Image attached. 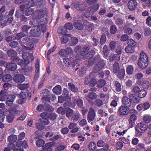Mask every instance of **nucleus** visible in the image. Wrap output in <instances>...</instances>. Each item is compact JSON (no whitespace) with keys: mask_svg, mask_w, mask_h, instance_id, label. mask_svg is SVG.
<instances>
[{"mask_svg":"<svg viewBox=\"0 0 151 151\" xmlns=\"http://www.w3.org/2000/svg\"><path fill=\"white\" fill-rule=\"evenodd\" d=\"M47 13V11L45 10L41 9L36 10L34 13L33 18L36 19L34 21L35 23L38 24L45 23L46 19L44 17V16Z\"/></svg>","mask_w":151,"mask_h":151,"instance_id":"f257e3e1","label":"nucleus"},{"mask_svg":"<svg viewBox=\"0 0 151 151\" xmlns=\"http://www.w3.org/2000/svg\"><path fill=\"white\" fill-rule=\"evenodd\" d=\"M23 59L20 60V61L18 63V65L24 67L26 65L29 63L30 61H32L34 59V57L32 54L25 52L22 54Z\"/></svg>","mask_w":151,"mask_h":151,"instance_id":"f03ea898","label":"nucleus"},{"mask_svg":"<svg viewBox=\"0 0 151 151\" xmlns=\"http://www.w3.org/2000/svg\"><path fill=\"white\" fill-rule=\"evenodd\" d=\"M137 65L142 69H145L148 65V57L145 52H142L140 53Z\"/></svg>","mask_w":151,"mask_h":151,"instance_id":"7ed1b4c3","label":"nucleus"},{"mask_svg":"<svg viewBox=\"0 0 151 151\" xmlns=\"http://www.w3.org/2000/svg\"><path fill=\"white\" fill-rule=\"evenodd\" d=\"M96 63L97 64L93 67L92 72L95 74L100 71L104 68L105 64L104 61L99 57L98 58V62Z\"/></svg>","mask_w":151,"mask_h":151,"instance_id":"20e7f679","label":"nucleus"},{"mask_svg":"<svg viewBox=\"0 0 151 151\" xmlns=\"http://www.w3.org/2000/svg\"><path fill=\"white\" fill-rule=\"evenodd\" d=\"M147 129V125L144 122H141L138 124L136 126L135 129L139 133H143Z\"/></svg>","mask_w":151,"mask_h":151,"instance_id":"39448f33","label":"nucleus"},{"mask_svg":"<svg viewBox=\"0 0 151 151\" xmlns=\"http://www.w3.org/2000/svg\"><path fill=\"white\" fill-rule=\"evenodd\" d=\"M96 113L94 109L91 107L89 109L87 115V120L89 122L93 121L95 119Z\"/></svg>","mask_w":151,"mask_h":151,"instance_id":"423d86ee","label":"nucleus"},{"mask_svg":"<svg viewBox=\"0 0 151 151\" xmlns=\"http://www.w3.org/2000/svg\"><path fill=\"white\" fill-rule=\"evenodd\" d=\"M122 103L124 105L128 108V109L134 107L133 105L132 104L130 99L127 96H124L122 100Z\"/></svg>","mask_w":151,"mask_h":151,"instance_id":"0eeeda50","label":"nucleus"},{"mask_svg":"<svg viewBox=\"0 0 151 151\" xmlns=\"http://www.w3.org/2000/svg\"><path fill=\"white\" fill-rule=\"evenodd\" d=\"M73 50L70 47H68L65 49L61 50L59 52V54L64 57H68L70 54H72L73 53Z\"/></svg>","mask_w":151,"mask_h":151,"instance_id":"6e6552de","label":"nucleus"},{"mask_svg":"<svg viewBox=\"0 0 151 151\" xmlns=\"http://www.w3.org/2000/svg\"><path fill=\"white\" fill-rule=\"evenodd\" d=\"M27 65L24 67L21 66L23 68L19 69V70L20 73L28 76L29 73L32 71L33 68L32 67L27 66Z\"/></svg>","mask_w":151,"mask_h":151,"instance_id":"1a4fd4ad","label":"nucleus"},{"mask_svg":"<svg viewBox=\"0 0 151 151\" xmlns=\"http://www.w3.org/2000/svg\"><path fill=\"white\" fill-rule=\"evenodd\" d=\"M137 83L138 85L142 86L144 89H148L150 85L149 82L144 79L137 81Z\"/></svg>","mask_w":151,"mask_h":151,"instance_id":"9d476101","label":"nucleus"},{"mask_svg":"<svg viewBox=\"0 0 151 151\" xmlns=\"http://www.w3.org/2000/svg\"><path fill=\"white\" fill-rule=\"evenodd\" d=\"M89 77L90 78L89 85L93 87L97 83V81L95 78L96 77V74L93 72H91L89 74Z\"/></svg>","mask_w":151,"mask_h":151,"instance_id":"9b49d317","label":"nucleus"},{"mask_svg":"<svg viewBox=\"0 0 151 151\" xmlns=\"http://www.w3.org/2000/svg\"><path fill=\"white\" fill-rule=\"evenodd\" d=\"M129 109L125 106H121L118 109V112L121 115H127L129 114V111L128 110Z\"/></svg>","mask_w":151,"mask_h":151,"instance_id":"f8f14e48","label":"nucleus"},{"mask_svg":"<svg viewBox=\"0 0 151 151\" xmlns=\"http://www.w3.org/2000/svg\"><path fill=\"white\" fill-rule=\"evenodd\" d=\"M27 95V94L26 93H25L24 92L22 91L19 94V97L20 99L17 100V103L19 104H22L25 103Z\"/></svg>","mask_w":151,"mask_h":151,"instance_id":"ddd939ff","label":"nucleus"},{"mask_svg":"<svg viewBox=\"0 0 151 151\" xmlns=\"http://www.w3.org/2000/svg\"><path fill=\"white\" fill-rule=\"evenodd\" d=\"M137 3L135 0H130L127 4V6L129 10L132 11L136 7Z\"/></svg>","mask_w":151,"mask_h":151,"instance_id":"4468645a","label":"nucleus"},{"mask_svg":"<svg viewBox=\"0 0 151 151\" xmlns=\"http://www.w3.org/2000/svg\"><path fill=\"white\" fill-rule=\"evenodd\" d=\"M16 96L15 95H11L9 96V98L6 102V104L9 106H12L13 104V102L15 99Z\"/></svg>","mask_w":151,"mask_h":151,"instance_id":"2eb2a0df","label":"nucleus"},{"mask_svg":"<svg viewBox=\"0 0 151 151\" xmlns=\"http://www.w3.org/2000/svg\"><path fill=\"white\" fill-rule=\"evenodd\" d=\"M29 33L32 36L35 37H38L40 35L41 31L40 29L37 27L36 29H32L30 31Z\"/></svg>","mask_w":151,"mask_h":151,"instance_id":"dca6fc26","label":"nucleus"},{"mask_svg":"<svg viewBox=\"0 0 151 151\" xmlns=\"http://www.w3.org/2000/svg\"><path fill=\"white\" fill-rule=\"evenodd\" d=\"M13 79L16 83H22L24 81L25 78L22 75H17L14 76Z\"/></svg>","mask_w":151,"mask_h":151,"instance_id":"f3484780","label":"nucleus"},{"mask_svg":"<svg viewBox=\"0 0 151 151\" xmlns=\"http://www.w3.org/2000/svg\"><path fill=\"white\" fill-rule=\"evenodd\" d=\"M8 98V94L6 91L1 90L0 92V99L1 101H3Z\"/></svg>","mask_w":151,"mask_h":151,"instance_id":"a211bd4d","label":"nucleus"},{"mask_svg":"<svg viewBox=\"0 0 151 151\" xmlns=\"http://www.w3.org/2000/svg\"><path fill=\"white\" fill-rule=\"evenodd\" d=\"M129 98L134 103H138L139 101V99L138 96L134 94H131L129 96Z\"/></svg>","mask_w":151,"mask_h":151,"instance_id":"6ab92c4d","label":"nucleus"},{"mask_svg":"<svg viewBox=\"0 0 151 151\" xmlns=\"http://www.w3.org/2000/svg\"><path fill=\"white\" fill-rule=\"evenodd\" d=\"M73 101L76 103L78 106L80 107H82L83 106V100L79 98H78L77 96H75L73 99Z\"/></svg>","mask_w":151,"mask_h":151,"instance_id":"aec40b11","label":"nucleus"},{"mask_svg":"<svg viewBox=\"0 0 151 151\" xmlns=\"http://www.w3.org/2000/svg\"><path fill=\"white\" fill-rule=\"evenodd\" d=\"M6 68L9 70L12 71L16 70L17 67L16 64L13 63H9L6 64Z\"/></svg>","mask_w":151,"mask_h":151,"instance_id":"412c9836","label":"nucleus"},{"mask_svg":"<svg viewBox=\"0 0 151 151\" xmlns=\"http://www.w3.org/2000/svg\"><path fill=\"white\" fill-rule=\"evenodd\" d=\"M137 149L139 150H144L145 151H149V148L146 147L145 145L142 143H139L136 146Z\"/></svg>","mask_w":151,"mask_h":151,"instance_id":"4be33fe9","label":"nucleus"},{"mask_svg":"<svg viewBox=\"0 0 151 151\" xmlns=\"http://www.w3.org/2000/svg\"><path fill=\"white\" fill-rule=\"evenodd\" d=\"M53 92L57 95L60 94L62 92V88L61 86L58 85L54 87L52 89Z\"/></svg>","mask_w":151,"mask_h":151,"instance_id":"5701e85b","label":"nucleus"},{"mask_svg":"<svg viewBox=\"0 0 151 151\" xmlns=\"http://www.w3.org/2000/svg\"><path fill=\"white\" fill-rule=\"evenodd\" d=\"M99 55H97L96 57L93 58H91L88 60V67H90L91 66L95 63H96L98 62V58L99 57Z\"/></svg>","mask_w":151,"mask_h":151,"instance_id":"b1692460","label":"nucleus"},{"mask_svg":"<svg viewBox=\"0 0 151 151\" xmlns=\"http://www.w3.org/2000/svg\"><path fill=\"white\" fill-rule=\"evenodd\" d=\"M44 23L38 24H39L37 25V27L40 29L41 31V33H43L45 32L47 30L46 26L45 24H43Z\"/></svg>","mask_w":151,"mask_h":151,"instance_id":"393cba45","label":"nucleus"},{"mask_svg":"<svg viewBox=\"0 0 151 151\" xmlns=\"http://www.w3.org/2000/svg\"><path fill=\"white\" fill-rule=\"evenodd\" d=\"M134 47L132 46L128 45L125 48L126 52L128 53H131L134 52Z\"/></svg>","mask_w":151,"mask_h":151,"instance_id":"a878e982","label":"nucleus"},{"mask_svg":"<svg viewBox=\"0 0 151 151\" xmlns=\"http://www.w3.org/2000/svg\"><path fill=\"white\" fill-rule=\"evenodd\" d=\"M23 50H30L33 49L34 47V45L32 43H29L26 45H23Z\"/></svg>","mask_w":151,"mask_h":151,"instance_id":"bb28decb","label":"nucleus"},{"mask_svg":"<svg viewBox=\"0 0 151 151\" xmlns=\"http://www.w3.org/2000/svg\"><path fill=\"white\" fill-rule=\"evenodd\" d=\"M73 25L76 28L79 30L82 29L83 27V24L78 22H74Z\"/></svg>","mask_w":151,"mask_h":151,"instance_id":"cd10ccee","label":"nucleus"},{"mask_svg":"<svg viewBox=\"0 0 151 151\" xmlns=\"http://www.w3.org/2000/svg\"><path fill=\"white\" fill-rule=\"evenodd\" d=\"M125 74L124 70L123 69H122L119 71L117 76L119 79L122 80L124 78Z\"/></svg>","mask_w":151,"mask_h":151,"instance_id":"c85d7f7f","label":"nucleus"},{"mask_svg":"<svg viewBox=\"0 0 151 151\" xmlns=\"http://www.w3.org/2000/svg\"><path fill=\"white\" fill-rule=\"evenodd\" d=\"M89 49V48L87 46L82 47L81 50V54L82 55H85L87 54V53Z\"/></svg>","mask_w":151,"mask_h":151,"instance_id":"c756f323","label":"nucleus"},{"mask_svg":"<svg viewBox=\"0 0 151 151\" xmlns=\"http://www.w3.org/2000/svg\"><path fill=\"white\" fill-rule=\"evenodd\" d=\"M115 22L116 24L118 26H122L125 24L124 19L120 18H117Z\"/></svg>","mask_w":151,"mask_h":151,"instance_id":"7c9ffc66","label":"nucleus"},{"mask_svg":"<svg viewBox=\"0 0 151 151\" xmlns=\"http://www.w3.org/2000/svg\"><path fill=\"white\" fill-rule=\"evenodd\" d=\"M96 148V144L94 142H91L89 143L88 148L90 151H94Z\"/></svg>","mask_w":151,"mask_h":151,"instance_id":"2f4dec72","label":"nucleus"},{"mask_svg":"<svg viewBox=\"0 0 151 151\" xmlns=\"http://www.w3.org/2000/svg\"><path fill=\"white\" fill-rule=\"evenodd\" d=\"M80 117V114L79 113H76L73 115L71 118V120L73 121V122L77 121L79 119Z\"/></svg>","mask_w":151,"mask_h":151,"instance_id":"473e14b6","label":"nucleus"},{"mask_svg":"<svg viewBox=\"0 0 151 151\" xmlns=\"http://www.w3.org/2000/svg\"><path fill=\"white\" fill-rule=\"evenodd\" d=\"M120 69L119 64L118 63L116 62L114 63L113 65V72L115 73L118 72Z\"/></svg>","mask_w":151,"mask_h":151,"instance_id":"72a5a7b5","label":"nucleus"},{"mask_svg":"<svg viewBox=\"0 0 151 151\" xmlns=\"http://www.w3.org/2000/svg\"><path fill=\"white\" fill-rule=\"evenodd\" d=\"M67 32V30L65 27L62 26L58 29V33L59 34H63Z\"/></svg>","mask_w":151,"mask_h":151,"instance_id":"f704fd0d","label":"nucleus"},{"mask_svg":"<svg viewBox=\"0 0 151 151\" xmlns=\"http://www.w3.org/2000/svg\"><path fill=\"white\" fill-rule=\"evenodd\" d=\"M49 91L47 89H44L42 90L40 93V94L42 96V99H45L46 97H47L49 94Z\"/></svg>","mask_w":151,"mask_h":151,"instance_id":"c9c22d12","label":"nucleus"},{"mask_svg":"<svg viewBox=\"0 0 151 151\" xmlns=\"http://www.w3.org/2000/svg\"><path fill=\"white\" fill-rule=\"evenodd\" d=\"M147 94L146 91L144 89H141L139 92L138 96L140 98H143Z\"/></svg>","mask_w":151,"mask_h":151,"instance_id":"e433bc0d","label":"nucleus"},{"mask_svg":"<svg viewBox=\"0 0 151 151\" xmlns=\"http://www.w3.org/2000/svg\"><path fill=\"white\" fill-rule=\"evenodd\" d=\"M68 85L71 91L74 92H76L78 91L77 88L73 83H68Z\"/></svg>","mask_w":151,"mask_h":151,"instance_id":"4c0bfd02","label":"nucleus"},{"mask_svg":"<svg viewBox=\"0 0 151 151\" xmlns=\"http://www.w3.org/2000/svg\"><path fill=\"white\" fill-rule=\"evenodd\" d=\"M56 99V97L55 96L52 94H49L47 95V96L46 97L45 100L47 101H48L49 102H50V100L52 101H54Z\"/></svg>","mask_w":151,"mask_h":151,"instance_id":"58836bf2","label":"nucleus"},{"mask_svg":"<svg viewBox=\"0 0 151 151\" xmlns=\"http://www.w3.org/2000/svg\"><path fill=\"white\" fill-rule=\"evenodd\" d=\"M12 79V77L10 74H7L3 77L2 80L4 82L10 81Z\"/></svg>","mask_w":151,"mask_h":151,"instance_id":"ea45409f","label":"nucleus"},{"mask_svg":"<svg viewBox=\"0 0 151 151\" xmlns=\"http://www.w3.org/2000/svg\"><path fill=\"white\" fill-rule=\"evenodd\" d=\"M114 86L115 90L117 91H120L122 90V87L120 83L118 81H115L114 83Z\"/></svg>","mask_w":151,"mask_h":151,"instance_id":"a19ab883","label":"nucleus"},{"mask_svg":"<svg viewBox=\"0 0 151 151\" xmlns=\"http://www.w3.org/2000/svg\"><path fill=\"white\" fill-rule=\"evenodd\" d=\"M7 53L9 56L13 57H15L17 55V52L14 50H8L7 51Z\"/></svg>","mask_w":151,"mask_h":151,"instance_id":"79ce46f5","label":"nucleus"},{"mask_svg":"<svg viewBox=\"0 0 151 151\" xmlns=\"http://www.w3.org/2000/svg\"><path fill=\"white\" fill-rule=\"evenodd\" d=\"M78 39L75 37H72L69 42L70 46H73L76 44L78 42Z\"/></svg>","mask_w":151,"mask_h":151,"instance_id":"37998d69","label":"nucleus"},{"mask_svg":"<svg viewBox=\"0 0 151 151\" xmlns=\"http://www.w3.org/2000/svg\"><path fill=\"white\" fill-rule=\"evenodd\" d=\"M26 35L22 32L17 34L15 37V39L19 40H20L23 37L25 36Z\"/></svg>","mask_w":151,"mask_h":151,"instance_id":"c03bdc74","label":"nucleus"},{"mask_svg":"<svg viewBox=\"0 0 151 151\" xmlns=\"http://www.w3.org/2000/svg\"><path fill=\"white\" fill-rule=\"evenodd\" d=\"M87 97L90 99L94 100L97 98V95L94 93L90 92L89 93Z\"/></svg>","mask_w":151,"mask_h":151,"instance_id":"a18cd8bd","label":"nucleus"},{"mask_svg":"<svg viewBox=\"0 0 151 151\" xmlns=\"http://www.w3.org/2000/svg\"><path fill=\"white\" fill-rule=\"evenodd\" d=\"M14 118V116L11 114H8L6 116V121L9 123L12 122Z\"/></svg>","mask_w":151,"mask_h":151,"instance_id":"49530a36","label":"nucleus"},{"mask_svg":"<svg viewBox=\"0 0 151 151\" xmlns=\"http://www.w3.org/2000/svg\"><path fill=\"white\" fill-rule=\"evenodd\" d=\"M103 52L105 56H108L109 53V50L107 45H105L104 46L103 48Z\"/></svg>","mask_w":151,"mask_h":151,"instance_id":"de8ad7c7","label":"nucleus"},{"mask_svg":"<svg viewBox=\"0 0 151 151\" xmlns=\"http://www.w3.org/2000/svg\"><path fill=\"white\" fill-rule=\"evenodd\" d=\"M17 137L15 135H11L8 137L9 141L10 142H14L17 139Z\"/></svg>","mask_w":151,"mask_h":151,"instance_id":"09e8293b","label":"nucleus"},{"mask_svg":"<svg viewBox=\"0 0 151 151\" xmlns=\"http://www.w3.org/2000/svg\"><path fill=\"white\" fill-rule=\"evenodd\" d=\"M106 84V82L104 80H100L98 81L97 84V87L101 88L105 86Z\"/></svg>","mask_w":151,"mask_h":151,"instance_id":"8fccbe9b","label":"nucleus"},{"mask_svg":"<svg viewBox=\"0 0 151 151\" xmlns=\"http://www.w3.org/2000/svg\"><path fill=\"white\" fill-rule=\"evenodd\" d=\"M13 19V17L12 16H8L7 19L6 20H4V19H1L0 20V22L1 23H3V24H6L7 22L9 23L11 22Z\"/></svg>","mask_w":151,"mask_h":151,"instance_id":"3c124183","label":"nucleus"},{"mask_svg":"<svg viewBox=\"0 0 151 151\" xmlns=\"http://www.w3.org/2000/svg\"><path fill=\"white\" fill-rule=\"evenodd\" d=\"M63 62L65 66L69 67L71 64V61L67 58H65L63 60Z\"/></svg>","mask_w":151,"mask_h":151,"instance_id":"603ef678","label":"nucleus"},{"mask_svg":"<svg viewBox=\"0 0 151 151\" xmlns=\"http://www.w3.org/2000/svg\"><path fill=\"white\" fill-rule=\"evenodd\" d=\"M110 33L113 35L116 33L117 28L115 25H112L110 27Z\"/></svg>","mask_w":151,"mask_h":151,"instance_id":"864d4df0","label":"nucleus"},{"mask_svg":"<svg viewBox=\"0 0 151 151\" xmlns=\"http://www.w3.org/2000/svg\"><path fill=\"white\" fill-rule=\"evenodd\" d=\"M86 5L84 3L79 4L77 10L83 12L86 9Z\"/></svg>","mask_w":151,"mask_h":151,"instance_id":"5fc2aeb1","label":"nucleus"},{"mask_svg":"<svg viewBox=\"0 0 151 151\" xmlns=\"http://www.w3.org/2000/svg\"><path fill=\"white\" fill-rule=\"evenodd\" d=\"M51 143H47L43 146V148L46 151H51L52 149L51 147Z\"/></svg>","mask_w":151,"mask_h":151,"instance_id":"6e6d98bb","label":"nucleus"},{"mask_svg":"<svg viewBox=\"0 0 151 151\" xmlns=\"http://www.w3.org/2000/svg\"><path fill=\"white\" fill-rule=\"evenodd\" d=\"M134 71V68L132 65L128 66L127 68V73L129 74H132Z\"/></svg>","mask_w":151,"mask_h":151,"instance_id":"4d7b16f0","label":"nucleus"},{"mask_svg":"<svg viewBox=\"0 0 151 151\" xmlns=\"http://www.w3.org/2000/svg\"><path fill=\"white\" fill-rule=\"evenodd\" d=\"M116 45V42L114 41H111L109 45V47L111 50H114Z\"/></svg>","mask_w":151,"mask_h":151,"instance_id":"13d9d810","label":"nucleus"},{"mask_svg":"<svg viewBox=\"0 0 151 151\" xmlns=\"http://www.w3.org/2000/svg\"><path fill=\"white\" fill-rule=\"evenodd\" d=\"M61 43L65 44L69 40V39L66 35H64L60 37Z\"/></svg>","mask_w":151,"mask_h":151,"instance_id":"bf43d9fd","label":"nucleus"},{"mask_svg":"<svg viewBox=\"0 0 151 151\" xmlns=\"http://www.w3.org/2000/svg\"><path fill=\"white\" fill-rule=\"evenodd\" d=\"M73 114V111L70 108L66 109V115L67 117H69L72 116Z\"/></svg>","mask_w":151,"mask_h":151,"instance_id":"052dcab7","label":"nucleus"},{"mask_svg":"<svg viewBox=\"0 0 151 151\" xmlns=\"http://www.w3.org/2000/svg\"><path fill=\"white\" fill-rule=\"evenodd\" d=\"M57 117V115L54 113H50L48 115V118L52 121H54L56 119Z\"/></svg>","mask_w":151,"mask_h":151,"instance_id":"680f3d73","label":"nucleus"},{"mask_svg":"<svg viewBox=\"0 0 151 151\" xmlns=\"http://www.w3.org/2000/svg\"><path fill=\"white\" fill-rule=\"evenodd\" d=\"M103 101L100 99H96L94 102L95 105L98 107L101 106L103 104Z\"/></svg>","mask_w":151,"mask_h":151,"instance_id":"e2e57ef3","label":"nucleus"},{"mask_svg":"<svg viewBox=\"0 0 151 151\" xmlns=\"http://www.w3.org/2000/svg\"><path fill=\"white\" fill-rule=\"evenodd\" d=\"M36 139L42 137L44 135V134L42 131L41 130H37L35 133Z\"/></svg>","mask_w":151,"mask_h":151,"instance_id":"0e129e2a","label":"nucleus"},{"mask_svg":"<svg viewBox=\"0 0 151 151\" xmlns=\"http://www.w3.org/2000/svg\"><path fill=\"white\" fill-rule=\"evenodd\" d=\"M31 6H29V7L25 11V14L26 16H29L32 14L34 10L33 9L30 7Z\"/></svg>","mask_w":151,"mask_h":151,"instance_id":"69168bd1","label":"nucleus"},{"mask_svg":"<svg viewBox=\"0 0 151 151\" xmlns=\"http://www.w3.org/2000/svg\"><path fill=\"white\" fill-rule=\"evenodd\" d=\"M99 6V4H96L92 6L90 9L91 10V12L93 14H94L98 9Z\"/></svg>","mask_w":151,"mask_h":151,"instance_id":"338daca9","label":"nucleus"},{"mask_svg":"<svg viewBox=\"0 0 151 151\" xmlns=\"http://www.w3.org/2000/svg\"><path fill=\"white\" fill-rule=\"evenodd\" d=\"M45 144V141L42 139L37 140L36 142V144L38 147L42 146Z\"/></svg>","mask_w":151,"mask_h":151,"instance_id":"774afa93","label":"nucleus"}]
</instances>
